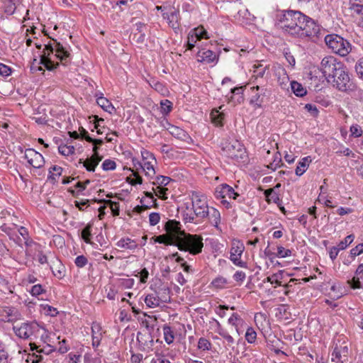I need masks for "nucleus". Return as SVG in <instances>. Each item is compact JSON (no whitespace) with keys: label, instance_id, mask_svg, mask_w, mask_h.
I'll list each match as a JSON object with an SVG mask.
<instances>
[{"label":"nucleus","instance_id":"nucleus-1","mask_svg":"<svg viewBox=\"0 0 363 363\" xmlns=\"http://www.w3.org/2000/svg\"><path fill=\"white\" fill-rule=\"evenodd\" d=\"M165 229L167 234L174 240V245L181 251L189 252L194 255L201 252L203 247L202 238L182 230L179 222L170 220L167 222Z\"/></svg>","mask_w":363,"mask_h":363},{"label":"nucleus","instance_id":"nucleus-2","mask_svg":"<svg viewBox=\"0 0 363 363\" xmlns=\"http://www.w3.org/2000/svg\"><path fill=\"white\" fill-rule=\"evenodd\" d=\"M54 52H55L56 57L60 60L62 65L67 66L70 62V53L67 48L54 40L53 44L45 45L40 56V64L43 65L49 71H53L59 66L58 62L54 64L50 58V55Z\"/></svg>","mask_w":363,"mask_h":363},{"label":"nucleus","instance_id":"nucleus-3","mask_svg":"<svg viewBox=\"0 0 363 363\" xmlns=\"http://www.w3.org/2000/svg\"><path fill=\"white\" fill-rule=\"evenodd\" d=\"M303 14L300 11L282 10L277 15L276 26L281 30L284 34L294 38Z\"/></svg>","mask_w":363,"mask_h":363},{"label":"nucleus","instance_id":"nucleus-4","mask_svg":"<svg viewBox=\"0 0 363 363\" xmlns=\"http://www.w3.org/2000/svg\"><path fill=\"white\" fill-rule=\"evenodd\" d=\"M294 38L315 41L322 37L321 26L312 18L303 14Z\"/></svg>","mask_w":363,"mask_h":363},{"label":"nucleus","instance_id":"nucleus-5","mask_svg":"<svg viewBox=\"0 0 363 363\" xmlns=\"http://www.w3.org/2000/svg\"><path fill=\"white\" fill-rule=\"evenodd\" d=\"M328 82L343 92L354 91L357 89V85L351 79L348 69L343 62L342 67L337 69V74L332 79H328Z\"/></svg>","mask_w":363,"mask_h":363},{"label":"nucleus","instance_id":"nucleus-6","mask_svg":"<svg viewBox=\"0 0 363 363\" xmlns=\"http://www.w3.org/2000/svg\"><path fill=\"white\" fill-rule=\"evenodd\" d=\"M324 40L327 46L340 56H346L351 50L349 41L337 34H328Z\"/></svg>","mask_w":363,"mask_h":363},{"label":"nucleus","instance_id":"nucleus-7","mask_svg":"<svg viewBox=\"0 0 363 363\" xmlns=\"http://www.w3.org/2000/svg\"><path fill=\"white\" fill-rule=\"evenodd\" d=\"M191 206L194 215H195V218H197L198 223L207 218L210 213L206 196L203 194L194 192L191 195Z\"/></svg>","mask_w":363,"mask_h":363},{"label":"nucleus","instance_id":"nucleus-8","mask_svg":"<svg viewBox=\"0 0 363 363\" xmlns=\"http://www.w3.org/2000/svg\"><path fill=\"white\" fill-rule=\"evenodd\" d=\"M40 330V326L36 322H25L13 327V330L16 336L30 340L36 339Z\"/></svg>","mask_w":363,"mask_h":363},{"label":"nucleus","instance_id":"nucleus-9","mask_svg":"<svg viewBox=\"0 0 363 363\" xmlns=\"http://www.w3.org/2000/svg\"><path fill=\"white\" fill-rule=\"evenodd\" d=\"M228 158L242 166L247 165L250 161L245 147L238 140H233L228 144Z\"/></svg>","mask_w":363,"mask_h":363},{"label":"nucleus","instance_id":"nucleus-10","mask_svg":"<svg viewBox=\"0 0 363 363\" xmlns=\"http://www.w3.org/2000/svg\"><path fill=\"white\" fill-rule=\"evenodd\" d=\"M342 67V62L333 56H326L323 58L320 70L326 80L332 79L337 73V69Z\"/></svg>","mask_w":363,"mask_h":363},{"label":"nucleus","instance_id":"nucleus-11","mask_svg":"<svg viewBox=\"0 0 363 363\" xmlns=\"http://www.w3.org/2000/svg\"><path fill=\"white\" fill-rule=\"evenodd\" d=\"M244 250L245 246L243 242L239 240L233 239L228 259L236 267L247 269V262L242 259Z\"/></svg>","mask_w":363,"mask_h":363},{"label":"nucleus","instance_id":"nucleus-12","mask_svg":"<svg viewBox=\"0 0 363 363\" xmlns=\"http://www.w3.org/2000/svg\"><path fill=\"white\" fill-rule=\"evenodd\" d=\"M243 313L242 311H234L228 318V325H230L231 333L233 331L237 334L238 337L240 336L245 330V321L242 318Z\"/></svg>","mask_w":363,"mask_h":363},{"label":"nucleus","instance_id":"nucleus-13","mask_svg":"<svg viewBox=\"0 0 363 363\" xmlns=\"http://www.w3.org/2000/svg\"><path fill=\"white\" fill-rule=\"evenodd\" d=\"M209 38L207 31L203 26L191 30L188 35L187 48L192 50L198 40Z\"/></svg>","mask_w":363,"mask_h":363},{"label":"nucleus","instance_id":"nucleus-14","mask_svg":"<svg viewBox=\"0 0 363 363\" xmlns=\"http://www.w3.org/2000/svg\"><path fill=\"white\" fill-rule=\"evenodd\" d=\"M24 158L33 168H41L45 164L43 156L34 149H26L24 154Z\"/></svg>","mask_w":363,"mask_h":363},{"label":"nucleus","instance_id":"nucleus-15","mask_svg":"<svg viewBox=\"0 0 363 363\" xmlns=\"http://www.w3.org/2000/svg\"><path fill=\"white\" fill-rule=\"evenodd\" d=\"M104 332L99 323L94 322L91 325L92 346L97 347L102 340Z\"/></svg>","mask_w":363,"mask_h":363},{"label":"nucleus","instance_id":"nucleus-16","mask_svg":"<svg viewBox=\"0 0 363 363\" xmlns=\"http://www.w3.org/2000/svg\"><path fill=\"white\" fill-rule=\"evenodd\" d=\"M102 160V157L99 156V154L93 155L89 158L83 160L80 159L79 162L80 164H83V166L86 168V169L89 172H94L96 167L99 164V163Z\"/></svg>","mask_w":363,"mask_h":363},{"label":"nucleus","instance_id":"nucleus-17","mask_svg":"<svg viewBox=\"0 0 363 363\" xmlns=\"http://www.w3.org/2000/svg\"><path fill=\"white\" fill-rule=\"evenodd\" d=\"M240 9L234 14L233 21L238 24L247 23L250 20V13L244 5H240Z\"/></svg>","mask_w":363,"mask_h":363},{"label":"nucleus","instance_id":"nucleus-18","mask_svg":"<svg viewBox=\"0 0 363 363\" xmlns=\"http://www.w3.org/2000/svg\"><path fill=\"white\" fill-rule=\"evenodd\" d=\"M216 52L206 49H201L197 52V60L199 62L211 63L216 59Z\"/></svg>","mask_w":363,"mask_h":363},{"label":"nucleus","instance_id":"nucleus-19","mask_svg":"<svg viewBox=\"0 0 363 363\" xmlns=\"http://www.w3.org/2000/svg\"><path fill=\"white\" fill-rule=\"evenodd\" d=\"M245 86H236L230 89V93L232 96H230V99L228 98V103L230 101L233 102L234 105L237 104H241L244 101L243 96V91Z\"/></svg>","mask_w":363,"mask_h":363},{"label":"nucleus","instance_id":"nucleus-20","mask_svg":"<svg viewBox=\"0 0 363 363\" xmlns=\"http://www.w3.org/2000/svg\"><path fill=\"white\" fill-rule=\"evenodd\" d=\"M264 194L265 196V200L268 203L273 202L278 206H281L282 200L280 198L279 193L275 191V189H265L264 190Z\"/></svg>","mask_w":363,"mask_h":363},{"label":"nucleus","instance_id":"nucleus-21","mask_svg":"<svg viewBox=\"0 0 363 363\" xmlns=\"http://www.w3.org/2000/svg\"><path fill=\"white\" fill-rule=\"evenodd\" d=\"M116 245L118 247H120L122 249L135 250L138 247V244L137 243L136 240H133L128 237H126V238H122L121 239H120L116 242Z\"/></svg>","mask_w":363,"mask_h":363},{"label":"nucleus","instance_id":"nucleus-22","mask_svg":"<svg viewBox=\"0 0 363 363\" xmlns=\"http://www.w3.org/2000/svg\"><path fill=\"white\" fill-rule=\"evenodd\" d=\"M252 69L254 72L253 77H255V79L263 78L265 74L268 75L269 74V65H264L261 62L255 64L252 66Z\"/></svg>","mask_w":363,"mask_h":363},{"label":"nucleus","instance_id":"nucleus-23","mask_svg":"<svg viewBox=\"0 0 363 363\" xmlns=\"http://www.w3.org/2000/svg\"><path fill=\"white\" fill-rule=\"evenodd\" d=\"M182 217L185 223H198L197 218H195V215H194L191 203L189 206H186V208L182 212Z\"/></svg>","mask_w":363,"mask_h":363},{"label":"nucleus","instance_id":"nucleus-24","mask_svg":"<svg viewBox=\"0 0 363 363\" xmlns=\"http://www.w3.org/2000/svg\"><path fill=\"white\" fill-rule=\"evenodd\" d=\"M154 162H145V163H139L140 167L145 172V174L150 179H153L155 175L156 174L155 169L154 168Z\"/></svg>","mask_w":363,"mask_h":363},{"label":"nucleus","instance_id":"nucleus-25","mask_svg":"<svg viewBox=\"0 0 363 363\" xmlns=\"http://www.w3.org/2000/svg\"><path fill=\"white\" fill-rule=\"evenodd\" d=\"M4 3V12L8 15H12L21 0H2Z\"/></svg>","mask_w":363,"mask_h":363},{"label":"nucleus","instance_id":"nucleus-26","mask_svg":"<svg viewBox=\"0 0 363 363\" xmlns=\"http://www.w3.org/2000/svg\"><path fill=\"white\" fill-rule=\"evenodd\" d=\"M291 89L293 93L298 97H303L307 94L306 89L296 81L291 82Z\"/></svg>","mask_w":363,"mask_h":363},{"label":"nucleus","instance_id":"nucleus-27","mask_svg":"<svg viewBox=\"0 0 363 363\" xmlns=\"http://www.w3.org/2000/svg\"><path fill=\"white\" fill-rule=\"evenodd\" d=\"M311 162V160L310 159V157H305L302 158L295 169L296 174L297 176L303 175L306 172Z\"/></svg>","mask_w":363,"mask_h":363},{"label":"nucleus","instance_id":"nucleus-28","mask_svg":"<svg viewBox=\"0 0 363 363\" xmlns=\"http://www.w3.org/2000/svg\"><path fill=\"white\" fill-rule=\"evenodd\" d=\"M178 15V12L172 11L170 13H163V17L167 20L169 25L172 28L177 29L179 27Z\"/></svg>","mask_w":363,"mask_h":363},{"label":"nucleus","instance_id":"nucleus-29","mask_svg":"<svg viewBox=\"0 0 363 363\" xmlns=\"http://www.w3.org/2000/svg\"><path fill=\"white\" fill-rule=\"evenodd\" d=\"M169 132L172 135L182 140H186L188 138V134L185 130L175 125H171Z\"/></svg>","mask_w":363,"mask_h":363},{"label":"nucleus","instance_id":"nucleus-30","mask_svg":"<svg viewBox=\"0 0 363 363\" xmlns=\"http://www.w3.org/2000/svg\"><path fill=\"white\" fill-rule=\"evenodd\" d=\"M211 118L212 122L217 126H223L225 118V114L223 112H220L219 110L213 109L211 113Z\"/></svg>","mask_w":363,"mask_h":363},{"label":"nucleus","instance_id":"nucleus-31","mask_svg":"<svg viewBox=\"0 0 363 363\" xmlns=\"http://www.w3.org/2000/svg\"><path fill=\"white\" fill-rule=\"evenodd\" d=\"M164 339L167 344L170 345L174 340V330L168 325L162 327Z\"/></svg>","mask_w":363,"mask_h":363},{"label":"nucleus","instance_id":"nucleus-32","mask_svg":"<svg viewBox=\"0 0 363 363\" xmlns=\"http://www.w3.org/2000/svg\"><path fill=\"white\" fill-rule=\"evenodd\" d=\"M96 103L105 111L108 112L110 113L115 109L112 104L104 96L97 97Z\"/></svg>","mask_w":363,"mask_h":363},{"label":"nucleus","instance_id":"nucleus-33","mask_svg":"<svg viewBox=\"0 0 363 363\" xmlns=\"http://www.w3.org/2000/svg\"><path fill=\"white\" fill-rule=\"evenodd\" d=\"M137 340L144 346L149 347L153 345V338L150 333L143 334L138 332L137 334Z\"/></svg>","mask_w":363,"mask_h":363},{"label":"nucleus","instance_id":"nucleus-34","mask_svg":"<svg viewBox=\"0 0 363 363\" xmlns=\"http://www.w3.org/2000/svg\"><path fill=\"white\" fill-rule=\"evenodd\" d=\"M226 188L227 184H222L216 188L214 193L216 198L220 200V202L223 204L226 203V201L225 200Z\"/></svg>","mask_w":363,"mask_h":363},{"label":"nucleus","instance_id":"nucleus-35","mask_svg":"<svg viewBox=\"0 0 363 363\" xmlns=\"http://www.w3.org/2000/svg\"><path fill=\"white\" fill-rule=\"evenodd\" d=\"M172 256L177 257L176 262L181 264L185 272L193 274L195 272L191 265L188 264L183 257L178 255V252L172 254Z\"/></svg>","mask_w":363,"mask_h":363},{"label":"nucleus","instance_id":"nucleus-36","mask_svg":"<svg viewBox=\"0 0 363 363\" xmlns=\"http://www.w3.org/2000/svg\"><path fill=\"white\" fill-rule=\"evenodd\" d=\"M145 303L149 308H155L160 306V298L154 294H148L145 298Z\"/></svg>","mask_w":363,"mask_h":363},{"label":"nucleus","instance_id":"nucleus-37","mask_svg":"<svg viewBox=\"0 0 363 363\" xmlns=\"http://www.w3.org/2000/svg\"><path fill=\"white\" fill-rule=\"evenodd\" d=\"M209 212L210 213L207 218H208L209 221L212 225L218 227L220 218V212L214 208H211L209 209Z\"/></svg>","mask_w":363,"mask_h":363},{"label":"nucleus","instance_id":"nucleus-38","mask_svg":"<svg viewBox=\"0 0 363 363\" xmlns=\"http://www.w3.org/2000/svg\"><path fill=\"white\" fill-rule=\"evenodd\" d=\"M155 180L152 182V184L157 186L162 187L168 185L172 180L170 177L165 176H155L154 177Z\"/></svg>","mask_w":363,"mask_h":363},{"label":"nucleus","instance_id":"nucleus-39","mask_svg":"<svg viewBox=\"0 0 363 363\" xmlns=\"http://www.w3.org/2000/svg\"><path fill=\"white\" fill-rule=\"evenodd\" d=\"M284 166V164L281 162V154L277 152L274 156L272 162L267 165V168L275 171L277 168Z\"/></svg>","mask_w":363,"mask_h":363},{"label":"nucleus","instance_id":"nucleus-40","mask_svg":"<svg viewBox=\"0 0 363 363\" xmlns=\"http://www.w3.org/2000/svg\"><path fill=\"white\" fill-rule=\"evenodd\" d=\"M154 240L155 242L162 243L165 245H174V240L167 234V235H160L159 236H155L152 238Z\"/></svg>","mask_w":363,"mask_h":363},{"label":"nucleus","instance_id":"nucleus-41","mask_svg":"<svg viewBox=\"0 0 363 363\" xmlns=\"http://www.w3.org/2000/svg\"><path fill=\"white\" fill-rule=\"evenodd\" d=\"M100 202H104L105 204L108 205L111 212L114 216L119 215V203L118 202L112 201L111 200H101Z\"/></svg>","mask_w":363,"mask_h":363},{"label":"nucleus","instance_id":"nucleus-42","mask_svg":"<svg viewBox=\"0 0 363 363\" xmlns=\"http://www.w3.org/2000/svg\"><path fill=\"white\" fill-rule=\"evenodd\" d=\"M282 278V271H279L278 273L273 274L270 277H267L264 281L270 282L271 284H276L277 286L281 285V281H279Z\"/></svg>","mask_w":363,"mask_h":363},{"label":"nucleus","instance_id":"nucleus-43","mask_svg":"<svg viewBox=\"0 0 363 363\" xmlns=\"http://www.w3.org/2000/svg\"><path fill=\"white\" fill-rule=\"evenodd\" d=\"M53 274L59 279L64 277L65 267L61 264L60 261H57V266L55 268L50 267Z\"/></svg>","mask_w":363,"mask_h":363},{"label":"nucleus","instance_id":"nucleus-44","mask_svg":"<svg viewBox=\"0 0 363 363\" xmlns=\"http://www.w3.org/2000/svg\"><path fill=\"white\" fill-rule=\"evenodd\" d=\"M161 113L162 114H168L172 109V103L167 100H162L160 102Z\"/></svg>","mask_w":363,"mask_h":363},{"label":"nucleus","instance_id":"nucleus-45","mask_svg":"<svg viewBox=\"0 0 363 363\" xmlns=\"http://www.w3.org/2000/svg\"><path fill=\"white\" fill-rule=\"evenodd\" d=\"M245 336L247 342L252 344L254 343L256 340L257 333L252 328L250 327L247 328Z\"/></svg>","mask_w":363,"mask_h":363},{"label":"nucleus","instance_id":"nucleus-46","mask_svg":"<svg viewBox=\"0 0 363 363\" xmlns=\"http://www.w3.org/2000/svg\"><path fill=\"white\" fill-rule=\"evenodd\" d=\"M58 150L61 155H65V156H69L70 155L74 154L75 149L73 146H71V145L68 146V145H60L58 147Z\"/></svg>","mask_w":363,"mask_h":363},{"label":"nucleus","instance_id":"nucleus-47","mask_svg":"<svg viewBox=\"0 0 363 363\" xmlns=\"http://www.w3.org/2000/svg\"><path fill=\"white\" fill-rule=\"evenodd\" d=\"M240 5H243L240 1L230 3L228 5V11L230 12V17L234 18V14H236L238 11L240 9Z\"/></svg>","mask_w":363,"mask_h":363},{"label":"nucleus","instance_id":"nucleus-48","mask_svg":"<svg viewBox=\"0 0 363 363\" xmlns=\"http://www.w3.org/2000/svg\"><path fill=\"white\" fill-rule=\"evenodd\" d=\"M354 235L353 234L347 235L343 240L340 241L337 247L341 250H345L348 245H350L354 240Z\"/></svg>","mask_w":363,"mask_h":363},{"label":"nucleus","instance_id":"nucleus-49","mask_svg":"<svg viewBox=\"0 0 363 363\" xmlns=\"http://www.w3.org/2000/svg\"><path fill=\"white\" fill-rule=\"evenodd\" d=\"M141 155L143 157V162L145 163V162H154L155 163H157L154 155L152 152H149L148 150H142Z\"/></svg>","mask_w":363,"mask_h":363},{"label":"nucleus","instance_id":"nucleus-50","mask_svg":"<svg viewBox=\"0 0 363 363\" xmlns=\"http://www.w3.org/2000/svg\"><path fill=\"white\" fill-rule=\"evenodd\" d=\"M245 278L246 274L241 270L236 271L233 275V280L238 282L239 286H240L242 284Z\"/></svg>","mask_w":363,"mask_h":363},{"label":"nucleus","instance_id":"nucleus-51","mask_svg":"<svg viewBox=\"0 0 363 363\" xmlns=\"http://www.w3.org/2000/svg\"><path fill=\"white\" fill-rule=\"evenodd\" d=\"M62 168L61 167L54 165L51 167L49 169V173L50 174L49 178L52 179H55V177H59L62 174Z\"/></svg>","mask_w":363,"mask_h":363},{"label":"nucleus","instance_id":"nucleus-52","mask_svg":"<svg viewBox=\"0 0 363 363\" xmlns=\"http://www.w3.org/2000/svg\"><path fill=\"white\" fill-rule=\"evenodd\" d=\"M211 344L207 339H206L204 337H201L199 340L198 347L199 350H201L203 351L209 350L211 349Z\"/></svg>","mask_w":363,"mask_h":363},{"label":"nucleus","instance_id":"nucleus-53","mask_svg":"<svg viewBox=\"0 0 363 363\" xmlns=\"http://www.w3.org/2000/svg\"><path fill=\"white\" fill-rule=\"evenodd\" d=\"M101 167L104 171L114 170L116 167V164L113 160L107 159L103 162Z\"/></svg>","mask_w":363,"mask_h":363},{"label":"nucleus","instance_id":"nucleus-54","mask_svg":"<svg viewBox=\"0 0 363 363\" xmlns=\"http://www.w3.org/2000/svg\"><path fill=\"white\" fill-rule=\"evenodd\" d=\"M228 198L237 200L238 202H242L243 201L242 196L236 192L235 189L230 185H228Z\"/></svg>","mask_w":363,"mask_h":363},{"label":"nucleus","instance_id":"nucleus-55","mask_svg":"<svg viewBox=\"0 0 363 363\" xmlns=\"http://www.w3.org/2000/svg\"><path fill=\"white\" fill-rule=\"evenodd\" d=\"M354 69L357 76L363 80V57L357 60Z\"/></svg>","mask_w":363,"mask_h":363},{"label":"nucleus","instance_id":"nucleus-56","mask_svg":"<svg viewBox=\"0 0 363 363\" xmlns=\"http://www.w3.org/2000/svg\"><path fill=\"white\" fill-rule=\"evenodd\" d=\"M212 285L217 289H223L225 287L227 281L224 277H217L212 281Z\"/></svg>","mask_w":363,"mask_h":363},{"label":"nucleus","instance_id":"nucleus-57","mask_svg":"<svg viewBox=\"0 0 363 363\" xmlns=\"http://www.w3.org/2000/svg\"><path fill=\"white\" fill-rule=\"evenodd\" d=\"M360 278L359 276L355 275L352 279L349 280L347 282L350 286L353 289H357L362 288V284L360 282Z\"/></svg>","mask_w":363,"mask_h":363},{"label":"nucleus","instance_id":"nucleus-58","mask_svg":"<svg viewBox=\"0 0 363 363\" xmlns=\"http://www.w3.org/2000/svg\"><path fill=\"white\" fill-rule=\"evenodd\" d=\"M0 363H8V352L5 345L0 342Z\"/></svg>","mask_w":363,"mask_h":363},{"label":"nucleus","instance_id":"nucleus-59","mask_svg":"<svg viewBox=\"0 0 363 363\" xmlns=\"http://www.w3.org/2000/svg\"><path fill=\"white\" fill-rule=\"evenodd\" d=\"M341 358H342L341 350L338 347L336 346L334 348V350L331 354V360L333 362H341L342 363Z\"/></svg>","mask_w":363,"mask_h":363},{"label":"nucleus","instance_id":"nucleus-60","mask_svg":"<svg viewBox=\"0 0 363 363\" xmlns=\"http://www.w3.org/2000/svg\"><path fill=\"white\" fill-rule=\"evenodd\" d=\"M91 225H86L82 230V238L86 242H89L90 238H91Z\"/></svg>","mask_w":363,"mask_h":363},{"label":"nucleus","instance_id":"nucleus-61","mask_svg":"<svg viewBox=\"0 0 363 363\" xmlns=\"http://www.w3.org/2000/svg\"><path fill=\"white\" fill-rule=\"evenodd\" d=\"M277 255L281 258L287 257L291 255V251L289 249H285L282 246H279Z\"/></svg>","mask_w":363,"mask_h":363},{"label":"nucleus","instance_id":"nucleus-62","mask_svg":"<svg viewBox=\"0 0 363 363\" xmlns=\"http://www.w3.org/2000/svg\"><path fill=\"white\" fill-rule=\"evenodd\" d=\"M88 263L87 258L84 255L77 256L75 258L74 264L77 267H84Z\"/></svg>","mask_w":363,"mask_h":363},{"label":"nucleus","instance_id":"nucleus-63","mask_svg":"<svg viewBox=\"0 0 363 363\" xmlns=\"http://www.w3.org/2000/svg\"><path fill=\"white\" fill-rule=\"evenodd\" d=\"M30 294L33 296H38L45 292V290L43 289L42 285L35 284L31 287L30 290Z\"/></svg>","mask_w":363,"mask_h":363},{"label":"nucleus","instance_id":"nucleus-64","mask_svg":"<svg viewBox=\"0 0 363 363\" xmlns=\"http://www.w3.org/2000/svg\"><path fill=\"white\" fill-rule=\"evenodd\" d=\"M363 253V242L358 244L357 246L351 249L350 255L354 258L356 256Z\"/></svg>","mask_w":363,"mask_h":363}]
</instances>
